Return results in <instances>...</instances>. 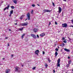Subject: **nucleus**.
Here are the masks:
<instances>
[{
	"label": "nucleus",
	"mask_w": 73,
	"mask_h": 73,
	"mask_svg": "<svg viewBox=\"0 0 73 73\" xmlns=\"http://www.w3.org/2000/svg\"><path fill=\"white\" fill-rule=\"evenodd\" d=\"M16 72H20V68L18 66H16L15 67Z\"/></svg>",
	"instance_id": "f257e3e1"
},
{
	"label": "nucleus",
	"mask_w": 73,
	"mask_h": 73,
	"mask_svg": "<svg viewBox=\"0 0 73 73\" xmlns=\"http://www.w3.org/2000/svg\"><path fill=\"white\" fill-rule=\"evenodd\" d=\"M60 59L59 58L57 61V63L56 64L57 66H58V67H60Z\"/></svg>",
	"instance_id": "f03ea898"
},
{
	"label": "nucleus",
	"mask_w": 73,
	"mask_h": 73,
	"mask_svg": "<svg viewBox=\"0 0 73 73\" xmlns=\"http://www.w3.org/2000/svg\"><path fill=\"white\" fill-rule=\"evenodd\" d=\"M62 27L64 28H66L68 27V25L66 23L62 24Z\"/></svg>",
	"instance_id": "7ed1b4c3"
},
{
	"label": "nucleus",
	"mask_w": 73,
	"mask_h": 73,
	"mask_svg": "<svg viewBox=\"0 0 73 73\" xmlns=\"http://www.w3.org/2000/svg\"><path fill=\"white\" fill-rule=\"evenodd\" d=\"M58 10L59 11H57V12H58L59 13H60L61 12V11H62V9L60 7H58Z\"/></svg>",
	"instance_id": "20e7f679"
},
{
	"label": "nucleus",
	"mask_w": 73,
	"mask_h": 73,
	"mask_svg": "<svg viewBox=\"0 0 73 73\" xmlns=\"http://www.w3.org/2000/svg\"><path fill=\"white\" fill-rule=\"evenodd\" d=\"M27 19L29 20L30 19V14L29 13H28L27 15Z\"/></svg>",
	"instance_id": "39448f33"
},
{
	"label": "nucleus",
	"mask_w": 73,
	"mask_h": 73,
	"mask_svg": "<svg viewBox=\"0 0 73 73\" xmlns=\"http://www.w3.org/2000/svg\"><path fill=\"white\" fill-rule=\"evenodd\" d=\"M43 11H44V12H50V11H50L49 10H43Z\"/></svg>",
	"instance_id": "423d86ee"
},
{
	"label": "nucleus",
	"mask_w": 73,
	"mask_h": 73,
	"mask_svg": "<svg viewBox=\"0 0 73 73\" xmlns=\"http://www.w3.org/2000/svg\"><path fill=\"white\" fill-rule=\"evenodd\" d=\"M21 25L22 26H26V25H28V23H22L21 24Z\"/></svg>",
	"instance_id": "0eeeda50"
},
{
	"label": "nucleus",
	"mask_w": 73,
	"mask_h": 73,
	"mask_svg": "<svg viewBox=\"0 0 73 73\" xmlns=\"http://www.w3.org/2000/svg\"><path fill=\"white\" fill-rule=\"evenodd\" d=\"M39 52H40L39 51V50H37L35 51V53L36 54H37V55H38V53Z\"/></svg>",
	"instance_id": "6e6552de"
},
{
	"label": "nucleus",
	"mask_w": 73,
	"mask_h": 73,
	"mask_svg": "<svg viewBox=\"0 0 73 73\" xmlns=\"http://www.w3.org/2000/svg\"><path fill=\"white\" fill-rule=\"evenodd\" d=\"M31 35L32 36V37H33V38H36V35H35L34 34H31Z\"/></svg>",
	"instance_id": "1a4fd4ad"
},
{
	"label": "nucleus",
	"mask_w": 73,
	"mask_h": 73,
	"mask_svg": "<svg viewBox=\"0 0 73 73\" xmlns=\"http://www.w3.org/2000/svg\"><path fill=\"white\" fill-rule=\"evenodd\" d=\"M9 5H8L7 7H5L4 9V11H5V10H6L7 9H9Z\"/></svg>",
	"instance_id": "9d476101"
},
{
	"label": "nucleus",
	"mask_w": 73,
	"mask_h": 73,
	"mask_svg": "<svg viewBox=\"0 0 73 73\" xmlns=\"http://www.w3.org/2000/svg\"><path fill=\"white\" fill-rule=\"evenodd\" d=\"M38 29L35 28L34 29V32L35 33H36L38 31Z\"/></svg>",
	"instance_id": "9b49d317"
},
{
	"label": "nucleus",
	"mask_w": 73,
	"mask_h": 73,
	"mask_svg": "<svg viewBox=\"0 0 73 73\" xmlns=\"http://www.w3.org/2000/svg\"><path fill=\"white\" fill-rule=\"evenodd\" d=\"M5 72L6 73H8L10 72V70L9 69H7L6 70Z\"/></svg>",
	"instance_id": "f8f14e48"
},
{
	"label": "nucleus",
	"mask_w": 73,
	"mask_h": 73,
	"mask_svg": "<svg viewBox=\"0 0 73 73\" xmlns=\"http://www.w3.org/2000/svg\"><path fill=\"white\" fill-rule=\"evenodd\" d=\"M64 50L66 52H70V50L69 49H67V48H64Z\"/></svg>",
	"instance_id": "ddd939ff"
},
{
	"label": "nucleus",
	"mask_w": 73,
	"mask_h": 73,
	"mask_svg": "<svg viewBox=\"0 0 73 73\" xmlns=\"http://www.w3.org/2000/svg\"><path fill=\"white\" fill-rule=\"evenodd\" d=\"M13 2L15 4H16L17 3V0H13Z\"/></svg>",
	"instance_id": "4468645a"
},
{
	"label": "nucleus",
	"mask_w": 73,
	"mask_h": 73,
	"mask_svg": "<svg viewBox=\"0 0 73 73\" xmlns=\"http://www.w3.org/2000/svg\"><path fill=\"white\" fill-rule=\"evenodd\" d=\"M45 35V33H43L40 35V36L41 37H43Z\"/></svg>",
	"instance_id": "2eb2a0df"
},
{
	"label": "nucleus",
	"mask_w": 73,
	"mask_h": 73,
	"mask_svg": "<svg viewBox=\"0 0 73 73\" xmlns=\"http://www.w3.org/2000/svg\"><path fill=\"white\" fill-rule=\"evenodd\" d=\"M25 16V15H22V16L21 17V18H20V19H21V20Z\"/></svg>",
	"instance_id": "dca6fc26"
},
{
	"label": "nucleus",
	"mask_w": 73,
	"mask_h": 73,
	"mask_svg": "<svg viewBox=\"0 0 73 73\" xmlns=\"http://www.w3.org/2000/svg\"><path fill=\"white\" fill-rule=\"evenodd\" d=\"M13 10H12L10 11V14L11 15H12L13 14Z\"/></svg>",
	"instance_id": "f3484780"
},
{
	"label": "nucleus",
	"mask_w": 73,
	"mask_h": 73,
	"mask_svg": "<svg viewBox=\"0 0 73 73\" xmlns=\"http://www.w3.org/2000/svg\"><path fill=\"white\" fill-rule=\"evenodd\" d=\"M23 28H24L22 27L21 29H19L20 31H22L23 29Z\"/></svg>",
	"instance_id": "a211bd4d"
},
{
	"label": "nucleus",
	"mask_w": 73,
	"mask_h": 73,
	"mask_svg": "<svg viewBox=\"0 0 73 73\" xmlns=\"http://www.w3.org/2000/svg\"><path fill=\"white\" fill-rule=\"evenodd\" d=\"M71 62H72V61H71V60H69V62H68V64L69 65H70V64H71Z\"/></svg>",
	"instance_id": "6ab92c4d"
},
{
	"label": "nucleus",
	"mask_w": 73,
	"mask_h": 73,
	"mask_svg": "<svg viewBox=\"0 0 73 73\" xmlns=\"http://www.w3.org/2000/svg\"><path fill=\"white\" fill-rule=\"evenodd\" d=\"M58 53H57V52H56L55 53V56H57V55H58Z\"/></svg>",
	"instance_id": "aec40b11"
},
{
	"label": "nucleus",
	"mask_w": 73,
	"mask_h": 73,
	"mask_svg": "<svg viewBox=\"0 0 73 73\" xmlns=\"http://www.w3.org/2000/svg\"><path fill=\"white\" fill-rule=\"evenodd\" d=\"M48 61L49 63H50V61H51V60H50L49 59V58H48Z\"/></svg>",
	"instance_id": "412c9836"
},
{
	"label": "nucleus",
	"mask_w": 73,
	"mask_h": 73,
	"mask_svg": "<svg viewBox=\"0 0 73 73\" xmlns=\"http://www.w3.org/2000/svg\"><path fill=\"white\" fill-rule=\"evenodd\" d=\"M64 45H65L63 43L62 44H61L60 46H64Z\"/></svg>",
	"instance_id": "4be33fe9"
},
{
	"label": "nucleus",
	"mask_w": 73,
	"mask_h": 73,
	"mask_svg": "<svg viewBox=\"0 0 73 73\" xmlns=\"http://www.w3.org/2000/svg\"><path fill=\"white\" fill-rule=\"evenodd\" d=\"M45 68H47V67H48V65L47 64H45Z\"/></svg>",
	"instance_id": "5701e85b"
},
{
	"label": "nucleus",
	"mask_w": 73,
	"mask_h": 73,
	"mask_svg": "<svg viewBox=\"0 0 73 73\" xmlns=\"http://www.w3.org/2000/svg\"><path fill=\"white\" fill-rule=\"evenodd\" d=\"M32 6L33 7H35V4H32Z\"/></svg>",
	"instance_id": "b1692460"
},
{
	"label": "nucleus",
	"mask_w": 73,
	"mask_h": 73,
	"mask_svg": "<svg viewBox=\"0 0 73 73\" xmlns=\"http://www.w3.org/2000/svg\"><path fill=\"white\" fill-rule=\"evenodd\" d=\"M11 8H12V9H14V8H15V7L13 6H11Z\"/></svg>",
	"instance_id": "393cba45"
},
{
	"label": "nucleus",
	"mask_w": 73,
	"mask_h": 73,
	"mask_svg": "<svg viewBox=\"0 0 73 73\" xmlns=\"http://www.w3.org/2000/svg\"><path fill=\"white\" fill-rule=\"evenodd\" d=\"M36 69V67H33V68L32 69H33V70H35Z\"/></svg>",
	"instance_id": "a878e982"
},
{
	"label": "nucleus",
	"mask_w": 73,
	"mask_h": 73,
	"mask_svg": "<svg viewBox=\"0 0 73 73\" xmlns=\"http://www.w3.org/2000/svg\"><path fill=\"white\" fill-rule=\"evenodd\" d=\"M69 65L70 64H67L66 65V66L67 68H68V67H69Z\"/></svg>",
	"instance_id": "bb28decb"
},
{
	"label": "nucleus",
	"mask_w": 73,
	"mask_h": 73,
	"mask_svg": "<svg viewBox=\"0 0 73 73\" xmlns=\"http://www.w3.org/2000/svg\"><path fill=\"white\" fill-rule=\"evenodd\" d=\"M52 5L54 7V6H55L54 3L53 2H52Z\"/></svg>",
	"instance_id": "cd10ccee"
},
{
	"label": "nucleus",
	"mask_w": 73,
	"mask_h": 73,
	"mask_svg": "<svg viewBox=\"0 0 73 73\" xmlns=\"http://www.w3.org/2000/svg\"><path fill=\"white\" fill-rule=\"evenodd\" d=\"M57 51H58V49L57 48H56V49H55Z\"/></svg>",
	"instance_id": "c85d7f7f"
},
{
	"label": "nucleus",
	"mask_w": 73,
	"mask_h": 73,
	"mask_svg": "<svg viewBox=\"0 0 73 73\" xmlns=\"http://www.w3.org/2000/svg\"><path fill=\"white\" fill-rule=\"evenodd\" d=\"M63 42L64 43H66V40H64Z\"/></svg>",
	"instance_id": "c756f323"
},
{
	"label": "nucleus",
	"mask_w": 73,
	"mask_h": 73,
	"mask_svg": "<svg viewBox=\"0 0 73 73\" xmlns=\"http://www.w3.org/2000/svg\"><path fill=\"white\" fill-rule=\"evenodd\" d=\"M55 24H56V25H57V22H55Z\"/></svg>",
	"instance_id": "7c9ffc66"
},
{
	"label": "nucleus",
	"mask_w": 73,
	"mask_h": 73,
	"mask_svg": "<svg viewBox=\"0 0 73 73\" xmlns=\"http://www.w3.org/2000/svg\"><path fill=\"white\" fill-rule=\"evenodd\" d=\"M33 10H32L31 12V13L32 14L33 13Z\"/></svg>",
	"instance_id": "2f4dec72"
},
{
	"label": "nucleus",
	"mask_w": 73,
	"mask_h": 73,
	"mask_svg": "<svg viewBox=\"0 0 73 73\" xmlns=\"http://www.w3.org/2000/svg\"><path fill=\"white\" fill-rule=\"evenodd\" d=\"M42 53H43V54H45V52L44 51H43Z\"/></svg>",
	"instance_id": "473e14b6"
},
{
	"label": "nucleus",
	"mask_w": 73,
	"mask_h": 73,
	"mask_svg": "<svg viewBox=\"0 0 73 73\" xmlns=\"http://www.w3.org/2000/svg\"><path fill=\"white\" fill-rule=\"evenodd\" d=\"M62 39L63 40H65V38L64 37H63L62 38Z\"/></svg>",
	"instance_id": "72a5a7b5"
},
{
	"label": "nucleus",
	"mask_w": 73,
	"mask_h": 73,
	"mask_svg": "<svg viewBox=\"0 0 73 73\" xmlns=\"http://www.w3.org/2000/svg\"><path fill=\"white\" fill-rule=\"evenodd\" d=\"M50 24H51V23H50V22L49 24V25H50Z\"/></svg>",
	"instance_id": "f704fd0d"
},
{
	"label": "nucleus",
	"mask_w": 73,
	"mask_h": 73,
	"mask_svg": "<svg viewBox=\"0 0 73 73\" xmlns=\"http://www.w3.org/2000/svg\"><path fill=\"white\" fill-rule=\"evenodd\" d=\"M37 37H38H38H39V36H38V35H37Z\"/></svg>",
	"instance_id": "c9c22d12"
},
{
	"label": "nucleus",
	"mask_w": 73,
	"mask_h": 73,
	"mask_svg": "<svg viewBox=\"0 0 73 73\" xmlns=\"http://www.w3.org/2000/svg\"><path fill=\"white\" fill-rule=\"evenodd\" d=\"M68 59H69L70 58L69 56H68Z\"/></svg>",
	"instance_id": "e433bc0d"
},
{
	"label": "nucleus",
	"mask_w": 73,
	"mask_h": 73,
	"mask_svg": "<svg viewBox=\"0 0 73 73\" xmlns=\"http://www.w3.org/2000/svg\"><path fill=\"white\" fill-rule=\"evenodd\" d=\"M53 72H54V73H55V70H53Z\"/></svg>",
	"instance_id": "4c0bfd02"
},
{
	"label": "nucleus",
	"mask_w": 73,
	"mask_h": 73,
	"mask_svg": "<svg viewBox=\"0 0 73 73\" xmlns=\"http://www.w3.org/2000/svg\"><path fill=\"white\" fill-rule=\"evenodd\" d=\"M23 36H25V34H23Z\"/></svg>",
	"instance_id": "58836bf2"
},
{
	"label": "nucleus",
	"mask_w": 73,
	"mask_h": 73,
	"mask_svg": "<svg viewBox=\"0 0 73 73\" xmlns=\"http://www.w3.org/2000/svg\"><path fill=\"white\" fill-rule=\"evenodd\" d=\"M24 37L23 36V35L21 37L22 38H23V37Z\"/></svg>",
	"instance_id": "ea45409f"
},
{
	"label": "nucleus",
	"mask_w": 73,
	"mask_h": 73,
	"mask_svg": "<svg viewBox=\"0 0 73 73\" xmlns=\"http://www.w3.org/2000/svg\"><path fill=\"white\" fill-rule=\"evenodd\" d=\"M68 38L70 40H71V39L70 38H69V37H68Z\"/></svg>",
	"instance_id": "a19ab883"
},
{
	"label": "nucleus",
	"mask_w": 73,
	"mask_h": 73,
	"mask_svg": "<svg viewBox=\"0 0 73 73\" xmlns=\"http://www.w3.org/2000/svg\"><path fill=\"white\" fill-rule=\"evenodd\" d=\"M7 46H9V44H7Z\"/></svg>",
	"instance_id": "79ce46f5"
},
{
	"label": "nucleus",
	"mask_w": 73,
	"mask_h": 73,
	"mask_svg": "<svg viewBox=\"0 0 73 73\" xmlns=\"http://www.w3.org/2000/svg\"><path fill=\"white\" fill-rule=\"evenodd\" d=\"M13 54H12L11 55V57H13Z\"/></svg>",
	"instance_id": "37998d69"
},
{
	"label": "nucleus",
	"mask_w": 73,
	"mask_h": 73,
	"mask_svg": "<svg viewBox=\"0 0 73 73\" xmlns=\"http://www.w3.org/2000/svg\"><path fill=\"white\" fill-rule=\"evenodd\" d=\"M11 15H12V14H10V15H9V16H10V17H11Z\"/></svg>",
	"instance_id": "c03bdc74"
},
{
	"label": "nucleus",
	"mask_w": 73,
	"mask_h": 73,
	"mask_svg": "<svg viewBox=\"0 0 73 73\" xmlns=\"http://www.w3.org/2000/svg\"><path fill=\"white\" fill-rule=\"evenodd\" d=\"M37 5H38V6H39V7H40V5H39V4H37Z\"/></svg>",
	"instance_id": "a18cd8bd"
},
{
	"label": "nucleus",
	"mask_w": 73,
	"mask_h": 73,
	"mask_svg": "<svg viewBox=\"0 0 73 73\" xmlns=\"http://www.w3.org/2000/svg\"><path fill=\"white\" fill-rule=\"evenodd\" d=\"M71 21H72V23H73V19L72 20H71Z\"/></svg>",
	"instance_id": "49530a36"
},
{
	"label": "nucleus",
	"mask_w": 73,
	"mask_h": 73,
	"mask_svg": "<svg viewBox=\"0 0 73 73\" xmlns=\"http://www.w3.org/2000/svg\"><path fill=\"white\" fill-rule=\"evenodd\" d=\"M64 1H66V0H63Z\"/></svg>",
	"instance_id": "de8ad7c7"
},
{
	"label": "nucleus",
	"mask_w": 73,
	"mask_h": 73,
	"mask_svg": "<svg viewBox=\"0 0 73 73\" xmlns=\"http://www.w3.org/2000/svg\"><path fill=\"white\" fill-rule=\"evenodd\" d=\"M9 31H11V29H9Z\"/></svg>",
	"instance_id": "09e8293b"
},
{
	"label": "nucleus",
	"mask_w": 73,
	"mask_h": 73,
	"mask_svg": "<svg viewBox=\"0 0 73 73\" xmlns=\"http://www.w3.org/2000/svg\"><path fill=\"white\" fill-rule=\"evenodd\" d=\"M15 25H17V23H15Z\"/></svg>",
	"instance_id": "8fccbe9b"
},
{
	"label": "nucleus",
	"mask_w": 73,
	"mask_h": 73,
	"mask_svg": "<svg viewBox=\"0 0 73 73\" xmlns=\"http://www.w3.org/2000/svg\"><path fill=\"white\" fill-rule=\"evenodd\" d=\"M3 60H5V58H3Z\"/></svg>",
	"instance_id": "3c124183"
},
{
	"label": "nucleus",
	"mask_w": 73,
	"mask_h": 73,
	"mask_svg": "<svg viewBox=\"0 0 73 73\" xmlns=\"http://www.w3.org/2000/svg\"><path fill=\"white\" fill-rule=\"evenodd\" d=\"M71 27H72L73 28V25H71Z\"/></svg>",
	"instance_id": "603ef678"
},
{
	"label": "nucleus",
	"mask_w": 73,
	"mask_h": 73,
	"mask_svg": "<svg viewBox=\"0 0 73 73\" xmlns=\"http://www.w3.org/2000/svg\"><path fill=\"white\" fill-rule=\"evenodd\" d=\"M5 38H6V39H7V38H8V37H6Z\"/></svg>",
	"instance_id": "864d4df0"
},
{
	"label": "nucleus",
	"mask_w": 73,
	"mask_h": 73,
	"mask_svg": "<svg viewBox=\"0 0 73 73\" xmlns=\"http://www.w3.org/2000/svg\"><path fill=\"white\" fill-rule=\"evenodd\" d=\"M26 20H27V19H25V21H26Z\"/></svg>",
	"instance_id": "5fc2aeb1"
},
{
	"label": "nucleus",
	"mask_w": 73,
	"mask_h": 73,
	"mask_svg": "<svg viewBox=\"0 0 73 73\" xmlns=\"http://www.w3.org/2000/svg\"><path fill=\"white\" fill-rule=\"evenodd\" d=\"M22 66V67L24 66V65H23Z\"/></svg>",
	"instance_id": "6e6d98bb"
},
{
	"label": "nucleus",
	"mask_w": 73,
	"mask_h": 73,
	"mask_svg": "<svg viewBox=\"0 0 73 73\" xmlns=\"http://www.w3.org/2000/svg\"><path fill=\"white\" fill-rule=\"evenodd\" d=\"M57 18H58V17H57Z\"/></svg>",
	"instance_id": "4d7b16f0"
},
{
	"label": "nucleus",
	"mask_w": 73,
	"mask_h": 73,
	"mask_svg": "<svg viewBox=\"0 0 73 73\" xmlns=\"http://www.w3.org/2000/svg\"><path fill=\"white\" fill-rule=\"evenodd\" d=\"M15 21H16V20H15Z\"/></svg>",
	"instance_id": "13d9d810"
},
{
	"label": "nucleus",
	"mask_w": 73,
	"mask_h": 73,
	"mask_svg": "<svg viewBox=\"0 0 73 73\" xmlns=\"http://www.w3.org/2000/svg\"><path fill=\"white\" fill-rule=\"evenodd\" d=\"M58 48H59V47L58 46Z\"/></svg>",
	"instance_id": "bf43d9fd"
},
{
	"label": "nucleus",
	"mask_w": 73,
	"mask_h": 73,
	"mask_svg": "<svg viewBox=\"0 0 73 73\" xmlns=\"http://www.w3.org/2000/svg\"><path fill=\"white\" fill-rule=\"evenodd\" d=\"M66 73H67V72H66Z\"/></svg>",
	"instance_id": "052dcab7"
},
{
	"label": "nucleus",
	"mask_w": 73,
	"mask_h": 73,
	"mask_svg": "<svg viewBox=\"0 0 73 73\" xmlns=\"http://www.w3.org/2000/svg\"><path fill=\"white\" fill-rule=\"evenodd\" d=\"M2 3H3V2H2Z\"/></svg>",
	"instance_id": "680f3d73"
},
{
	"label": "nucleus",
	"mask_w": 73,
	"mask_h": 73,
	"mask_svg": "<svg viewBox=\"0 0 73 73\" xmlns=\"http://www.w3.org/2000/svg\"><path fill=\"white\" fill-rule=\"evenodd\" d=\"M2 3H3V2H2Z\"/></svg>",
	"instance_id": "e2e57ef3"
}]
</instances>
